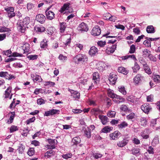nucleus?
Masks as SVG:
<instances>
[{"label": "nucleus", "mask_w": 160, "mask_h": 160, "mask_svg": "<svg viewBox=\"0 0 160 160\" xmlns=\"http://www.w3.org/2000/svg\"><path fill=\"white\" fill-rule=\"evenodd\" d=\"M2 54L3 55L7 56V57L9 58L5 59V60H17V59L15 58L16 57H21L23 56L22 54L16 52H12L10 49L3 51Z\"/></svg>", "instance_id": "1"}, {"label": "nucleus", "mask_w": 160, "mask_h": 160, "mask_svg": "<svg viewBox=\"0 0 160 160\" xmlns=\"http://www.w3.org/2000/svg\"><path fill=\"white\" fill-rule=\"evenodd\" d=\"M17 28L20 32L22 33H24L26 30V28H28V27L26 25H25L22 22V20H18L17 23Z\"/></svg>", "instance_id": "2"}, {"label": "nucleus", "mask_w": 160, "mask_h": 160, "mask_svg": "<svg viewBox=\"0 0 160 160\" xmlns=\"http://www.w3.org/2000/svg\"><path fill=\"white\" fill-rule=\"evenodd\" d=\"M49 144L47 145L46 147L48 149H53L55 148V145L57 143V141L56 139H48Z\"/></svg>", "instance_id": "3"}, {"label": "nucleus", "mask_w": 160, "mask_h": 160, "mask_svg": "<svg viewBox=\"0 0 160 160\" xmlns=\"http://www.w3.org/2000/svg\"><path fill=\"white\" fill-rule=\"evenodd\" d=\"M101 33V30L100 27L96 25L94 27L91 32V34L94 36L100 35Z\"/></svg>", "instance_id": "4"}, {"label": "nucleus", "mask_w": 160, "mask_h": 160, "mask_svg": "<svg viewBox=\"0 0 160 160\" xmlns=\"http://www.w3.org/2000/svg\"><path fill=\"white\" fill-rule=\"evenodd\" d=\"M0 77H3L8 80H11L15 79L16 77L14 75L9 74L7 72H0Z\"/></svg>", "instance_id": "5"}, {"label": "nucleus", "mask_w": 160, "mask_h": 160, "mask_svg": "<svg viewBox=\"0 0 160 160\" xmlns=\"http://www.w3.org/2000/svg\"><path fill=\"white\" fill-rule=\"evenodd\" d=\"M46 19L45 17L42 14H38L36 17V20L41 24L44 23L45 22Z\"/></svg>", "instance_id": "6"}, {"label": "nucleus", "mask_w": 160, "mask_h": 160, "mask_svg": "<svg viewBox=\"0 0 160 160\" xmlns=\"http://www.w3.org/2000/svg\"><path fill=\"white\" fill-rule=\"evenodd\" d=\"M78 29L82 32H87L88 30L87 24L84 22H81L78 26Z\"/></svg>", "instance_id": "7"}, {"label": "nucleus", "mask_w": 160, "mask_h": 160, "mask_svg": "<svg viewBox=\"0 0 160 160\" xmlns=\"http://www.w3.org/2000/svg\"><path fill=\"white\" fill-rule=\"evenodd\" d=\"M143 77L140 74H138L133 78V82L135 84H138L143 79Z\"/></svg>", "instance_id": "8"}, {"label": "nucleus", "mask_w": 160, "mask_h": 160, "mask_svg": "<svg viewBox=\"0 0 160 160\" xmlns=\"http://www.w3.org/2000/svg\"><path fill=\"white\" fill-rule=\"evenodd\" d=\"M121 136L120 132L116 131L110 134V139L112 140H116L118 138Z\"/></svg>", "instance_id": "9"}, {"label": "nucleus", "mask_w": 160, "mask_h": 160, "mask_svg": "<svg viewBox=\"0 0 160 160\" xmlns=\"http://www.w3.org/2000/svg\"><path fill=\"white\" fill-rule=\"evenodd\" d=\"M70 5V3L69 2H67L64 3L63 6L61 8L59 12H60L61 13H66V12H64L66 10H68Z\"/></svg>", "instance_id": "10"}, {"label": "nucleus", "mask_w": 160, "mask_h": 160, "mask_svg": "<svg viewBox=\"0 0 160 160\" xmlns=\"http://www.w3.org/2000/svg\"><path fill=\"white\" fill-rule=\"evenodd\" d=\"M92 79L95 84H97L99 83L100 81V76L98 72H96L93 73Z\"/></svg>", "instance_id": "11"}, {"label": "nucleus", "mask_w": 160, "mask_h": 160, "mask_svg": "<svg viewBox=\"0 0 160 160\" xmlns=\"http://www.w3.org/2000/svg\"><path fill=\"white\" fill-rule=\"evenodd\" d=\"M68 90L70 92L71 96L74 99L76 100L79 98L80 93L78 92L70 89H68Z\"/></svg>", "instance_id": "12"}, {"label": "nucleus", "mask_w": 160, "mask_h": 160, "mask_svg": "<svg viewBox=\"0 0 160 160\" xmlns=\"http://www.w3.org/2000/svg\"><path fill=\"white\" fill-rule=\"evenodd\" d=\"M91 112L92 114L96 117L98 115L102 114L103 112V111L98 108H94L91 109Z\"/></svg>", "instance_id": "13"}, {"label": "nucleus", "mask_w": 160, "mask_h": 160, "mask_svg": "<svg viewBox=\"0 0 160 160\" xmlns=\"http://www.w3.org/2000/svg\"><path fill=\"white\" fill-rule=\"evenodd\" d=\"M46 18L49 20H52L55 18V14L52 11L45 12Z\"/></svg>", "instance_id": "14"}, {"label": "nucleus", "mask_w": 160, "mask_h": 160, "mask_svg": "<svg viewBox=\"0 0 160 160\" xmlns=\"http://www.w3.org/2000/svg\"><path fill=\"white\" fill-rule=\"evenodd\" d=\"M12 88L10 86H9L5 92V98H9V99H11L12 97V94H11L10 96V94L11 92Z\"/></svg>", "instance_id": "15"}, {"label": "nucleus", "mask_w": 160, "mask_h": 160, "mask_svg": "<svg viewBox=\"0 0 160 160\" xmlns=\"http://www.w3.org/2000/svg\"><path fill=\"white\" fill-rule=\"evenodd\" d=\"M98 49L95 46L92 47L90 50H89L88 53L91 56H94L95 55L96 53H98Z\"/></svg>", "instance_id": "16"}, {"label": "nucleus", "mask_w": 160, "mask_h": 160, "mask_svg": "<svg viewBox=\"0 0 160 160\" xmlns=\"http://www.w3.org/2000/svg\"><path fill=\"white\" fill-rule=\"evenodd\" d=\"M141 109L146 113H148L151 108L148 104H145L141 106Z\"/></svg>", "instance_id": "17"}, {"label": "nucleus", "mask_w": 160, "mask_h": 160, "mask_svg": "<svg viewBox=\"0 0 160 160\" xmlns=\"http://www.w3.org/2000/svg\"><path fill=\"white\" fill-rule=\"evenodd\" d=\"M117 79V76L115 74L110 73L109 77V80L112 84H114Z\"/></svg>", "instance_id": "18"}, {"label": "nucleus", "mask_w": 160, "mask_h": 160, "mask_svg": "<svg viewBox=\"0 0 160 160\" xmlns=\"http://www.w3.org/2000/svg\"><path fill=\"white\" fill-rule=\"evenodd\" d=\"M98 118L101 120L102 123L104 125H105L108 122V118L105 116L99 115Z\"/></svg>", "instance_id": "19"}, {"label": "nucleus", "mask_w": 160, "mask_h": 160, "mask_svg": "<svg viewBox=\"0 0 160 160\" xmlns=\"http://www.w3.org/2000/svg\"><path fill=\"white\" fill-rule=\"evenodd\" d=\"M85 136L88 138H89L91 137V129L87 127L84 131Z\"/></svg>", "instance_id": "20"}, {"label": "nucleus", "mask_w": 160, "mask_h": 160, "mask_svg": "<svg viewBox=\"0 0 160 160\" xmlns=\"http://www.w3.org/2000/svg\"><path fill=\"white\" fill-rule=\"evenodd\" d=\"M23 45V46H21L24 51L23 53H25L26 52H28L29 51V49L30 48L29 44L28 43L24 42Z\"/></svg>", "instance_id": "21"}, {"label": "nucleus", "mask_w": 160, "mask_h": 160, "mask_svg": "<svg viewBox=\"0 0 160 160\" xmlns=\"http://www.w3.org/2000/svg\"><path fill=\"white\" fill-rule=\"evenodd\" d=\"M146 32L148 33H153L155 32V30L152 25H149L147 27Z\"/></svg>", "instance_id": "22"}, {"label": "nucleus", "mask_w": 160, "mask_h": 160, "mask_svg": "<svg viewBox=\"0 0 160 160\" xmlns=\"http://www.w3.org/2000/svg\"><path fill=\"white\" fill-rule=\"evenodd\" d=\"M108 96L112 98H116L118 95L115 94L114 92L113 91L109 89L108 90Z\"/></svg>", "instance_id": "23"}, {"label": "nucleus", "mask_w": 160, "mask_h": 160, "mask_svg": "<svg viewBox=\"0 0 160 160\" xmlns=\"http://www.w3.org/2000/svg\"><path fill=\"white\" fill-rule=\"evenodd\" d=\"M120 58H122V60H126L129 58L133 59V60H137L136 58L135 55L134 54L125 56Z\"/></svg>", "instance_id": "24"}, {"label": "nucleus", "mask_w": 160, "mask_h": 160, "mask_svg": "<svg viewBox=\"0 0 160 160\" xmlns=\"http://www.w3.org/2000/svg\"><path fill=\"white\" fill-rule=\"evenodd\" d=\"M54 152L53 151L51 150L47 151L44 154V157L47 158H50L52 156H54Z\"/></svg>", "instance_id": "25"}, {"label": "nucleus", "mask_w": 160, "mask_h": 160, "mask_svg": "<svg viewBox=\"0 0 160 160\" xmlns=\"http://www.w3.org/2000/svg\"><path fill=\"white\" fill-rule=\"evenodd\" d=\"M77 60H84L88 59L87 57L84 54H79L75 57Z\"/></svg>", "instance_id": "26"}, {"label": "nucleus", "mask_w": 160, "mask_h": 160, "mask_svg": "<svg viewBox=\"0 0 160 160\" xmlns=\"http://www.w3.org/2000/svg\"><path fill=\"white\" fill-rule=\"evenodd\" d=\"M118 71L119 72L123 73L124 75H127L128 73V71L126 69L122 67H119L118 68Z\"/></svg>", "instance_id": "27"}, {"label": "nucleus", "mask_w": 160, "mask_h": 160, "mask_svg": "<svg viewBox=\"0 0 160 160\" xmlns=\"http://www.w3.org/2000/svg\"><path fill=\"white\" fill-rule=\"evenodd\" d=\"M54 28L53 27H51L48 28L47 30H45L46 33H47L49 35L51 36L54 32Z\"/></svg>", "instance_id": "28"}, {"label": "nucleus", "mask_w": 160, "mask_h": 160, "mask_svg": "<svg viewBox=\"0 0 160 160\" xmlns=\"http://www.w3.org/2000/svg\"><path fill=\"white\" fill-rule=\"evenodd\" d=\"M127 143L128 142L127 140L124 139L122 141H121L118 142L117 145L119 147H122L125 146Z\"/></svg>", "instance_id": "29"}, {"label": "nucleus", "mask_w": 160, "mask_h": 160, "mask_svg": "<svg viewBox=\"0 0 160 160\" xmlns=\"http://www.w3.org/2000/svg\"><path fill=\"white\" fill-rule=\"evenodd\" d=\"M47 41L46 39H43L40 43V47L42 48H47L48 46Z\"/></svg>", "instance_id": "30"}, {"label": "nucleus", "mask_w": 160, "mask_h": 160, "mask_svg": "<svg viewBox=\"0 0 160 160\" xmlns=\"http://www.w3.org/2000/svg\"><path fill=\"white\" fill-rule=\"evenodd\" d=\"M143 66L146 73H147L148 74H150L152 73V71L150 69L147 64H143Z\"/></svg>", "instance_id": "31"}, {"label": "nucleus", "mask_w": 160, "mask_h": 160, "mask_svg": "<svg viewBox=\"0 0 160 160\" xmlns=\"http://www.w3.org/2000/svg\"><path fill=\"white\" fill-rule=\"evenodd\" d=\"M80 138L78 137L74 138L72 140V142L75 145L78 144L80 143Z\"/></svg>", "instance_id": "32"}, {"label": "nucleus", "mask_w": 160, "mask_h": 160, "mask_svg": "<svg viewBox=\"0 0 160 160\" xmlns=\"http://www.w3.org/2000/svg\"><path fill=\"white\" fill-rule=\"evenodd\" d=\"M30 22V19L29 17L27 16L24 18L23 19V20H22V22L25 25L28 26Z\"/></svg>", "instance_id": "33"}, {"label": "nucleus", "mask_w": 160, "mask_h": 160, "mask_svg": "<svg viewBox=\"0 0 160 160\" xmlns=\"http://www.w3.org/2000/svg\"><path fill=\"white\" fill-rule=\"evenodd\" d=\"M34 29L36 32H42L45 31V28L43 27H39L35 26L34 27Z\"/></svg>", "instance_id": "34"}, {"label": "nucleus", "mask_w": 160, "mask_h": 160, "mask_svg": "<svg viewBox=\"0 0 160 160\" xmlns=\"http://www.w3.org/2000/svg\"><path fill=\"white\" fill-rule=\"evenodd\" d=\"M117 48L116 44H114L109 48V50L108 49H106L107 52H109L110 53H112L115 51Z\"/></svg>", "instance_id": "35"}, {"label": "nucleus", "mask_w": 160, "mask_h": 160, "mask_svg": "<svg viewBox=\"0 0 160 160\" xmlns=\"http://www.w3.org/2000/svg\"><path fill=\"white\" fill-rule=\"evenodd\" d=\"M118 90L124 95H125L127 94V92L124 86H121L119 87L118 88Z\"/></svg>", "instance_id": "36"}, {"label": "nucleus", "mask_w": 160, "mask_h": 160, "mask_svg": "<svg viewBox=\"0 0 160 160\" xmlns=\"http://www.w3.org/2000/svg\"><path fill=\"white\" fill-rule=\"evenodd\" d=\"M11 31V30L8 28H7L5 26L0 27V32H9Z\"/></svg>", "instance_id": "37"}, {"label": "nucleus", "mask_w": 160, "mask_h": 160, "mask_svg": "<svg viewBox=\"0 0 160 160\" xmlns=\"http://www.w3.org/2000/svg\"><path fill=\"white\" fill-rule=\"evenodd\" d=\"M112 128L109 126H106L102 129V131L104 133H108L112 130Z\"/></svg>", "instance_id": "38"}, {"label": "nucleus", "mask_w": 160, "mask_h": 160, "mask_svg": "<svg viewBox=\"0 0 160 160\" xmlns=\"http://www.w3.org/2000/svg\"><path fill=\"white\" fill-rule=\"evenodd\" d=\"M10 113L12 114V115L10 116V117L9 119V120H8L7 122V123L8 124H10L12 123L14 119V118L15 115V112H10Z\"/></svg>", "instance_id": "39"}, {"label": "nucleus", "mask_w": 160, "mask_h": 160, "mask_svg": "<svg viewBox=\"0 0 160 160\" xmlns=\"http://www.w3.org/2000/svg\"><path fill=\"white\" fill-rule=\"evenodd\" d=\"M116 112L115 111H109L107 114V115L110 118H114L115 116Z\"/></svg>", "instance_id": "40"}, {"label": "nucleus", "mask_w": 160, "mask_h": 160, "mask_svg": "<svg viewBox=\"0 0 160 160\" xmlns=\"http://www.w3.org/2000/svg\"><path fill=\"white\" fill-rule=\"evenodd\" d=\"M140 68V67L138 64L137 63L135 62L134 64V66L132 67L133 72H136Z\"/></svg>", "instance_id": "41"}, {"label": "nucleus", "mask_w": 160, "mask_h": 160, "mask_svg": "<svg viewBox=\"0 0 160 160\" xmlns=\"http://www.w3.org/2000/svg\"><path fill=\"white\" fill-rule=\"evenodd\" d=\"M120 109L121 110L125 112H129L130 111V109H129L126 105H121L120 107Z\"/></svg>", "instance_id": "42"}, {"label": "nucleus", "mask_w": 160, "mask_h": 160, "mask_svg": "<svg viewBox=\"0 0 160 160\" xmlns=\"http://www.w3.org/2000/svg\"><path fill=\"white\" fill-rule=\"evenodd\" d=\"M25 147L22 144H20V145L18 147V150L19 153L22 154L24 151Z\"/></svg>", "instance_id": "43"}, {"label": "nucleus", "mask_w": 160, "mask_h": 160, "mask_svg": "<svg viewBox=\"0 0 160 160\" xmlns=\"http://www.w3.org/2000/svg\"><path fill=\"white\" fill-rule=\"evenodd\" d=\"M140 122L141 123L142 125L145 126L147 125V121L146 118L142 117L140 119Z\"/></svg>", "instance_id": "44"}, {"label": "nucleus", "mask_w": 160, "mask_h": 160, "mask_svg": "<svg viewBox=\"0 0 160 160\" xmlns=\"http://www.w3.org/2000/svg\"><path fill=\"white\" fill-rule=\"evenodd\" d=\"M34 77L33 79L34 81L35 80L36 81H38V82H41L42 81V79L40 76L36 75Z\"/></svg>", "instance_id": "45"}, {"label": "nucleus", "mask_w": 160, "mask_h": 160, "mask_svg": "<svg viewBox=\"0 0 160 160\" xmlns=\"http://www.w3.org/2000/svg\"><path fill=\"white\" fill-rule=\"evenodd\" d=\"M128 126V123L125 121H123L118 125V127L119 128L122 129Z\"/></svg>", "instance_id": "46"}, {"label": "nucleus", "mask_w": 160, "mask_h": 160, "mask_svg": "<svg viewBox=\"0 0 160 160\" xmlns=\"http://www.w3.org/2000/svg\"><path fill=\"white\" fill-rule=\"evenodd\" d=\"M18 128L16 126L12 125L10 128V133L13 132H14L18 131Z\"/></svg>", "instance_id": "47"}, {"label": "nucleus", "mask_w": 160, "mask_h": 160, "mask_svg": "<svg viewBox=\"0 0 160 160\" xmlns=\"http://www.w3.org/2000/svg\"><path fill=\"white\" fill-rule=\"evenodd\" d=\"M34 149L33 148H30L28 152V154L30 156H32L34 153Z\"/></svg>", "instance_id": "48"}, {"label": "nucleus", "mask_w": 160, "mask_h": 160, "mask_svg": "<svg viewBox=\"0 0 160 160\" xmlns=\"http://www.w3.org/2000/svg\"><path fill=\"white\" fill-rule=\"evenodd\" d=\"M38 55H30L27 56V58L30 60H34L36 59L38 57Z\"/></svg>", "instance_id": "49"}, {"label": "nucleus", "mask_w": 160, "mask_h": 160, "mask_svg": "<svg viewBox=\"0 0 160 160\" xmlns=\"http://www.w3.org/2000/svg\"><path fill=\"white\" fill-rule=\"evenodd\" d=\"M66 23L64 22L60 23V30L63 32H64L66 28Z\"/></svg>", "instance_id": "50"}, {"label": "nucleus", "mask_w": 160, "mask_h": 160, "mask_svg": "<svg viewBox=\"0 0 160 160\" xmlns=\"http://www.w3.org/2000/svg\"><path fill=\"white\" fill-rule=\"evenodd\" d=\"M72 156V154L71 153H67L62 155V157L64 159H67L71 158Z\"/></svg>", "instance_id": "51"}, {"label": "nucleus", "mask_w": 160, "mask_h": 160, "mask_svg": "<svg viewBox=\"0 0 160 160\" xmlns=\"http://www.w3.org/2000/svg\"><path fill=\"white\" fill-rule=\"evenodd\" d=\"M135 46L133 44L131 45L130 48V49L129 51V53H133L135 51Z\"/></svg>", "instance_id": "52"}, {"label": "nucleus", "mask_w": 160, "mask_h": 160, "mask_svg": "<svg viewBox=\"0 0 160 160\" xmlns=\"http://www.w3.org/2000/svg\"><path fill=\"white\" fill-rule=\"evenodd\" d=\"M5 10L8 12H13L14 11V8L12 7H8L7 8H5Z\"/></svg>", "instance_id": "53"}, {"label": "nucleus", "mask_w": 160, "mask_h": 160, "mask_svg": "<svg viewBox=\"0 0 160 160\" xmlns=\"http://www.w3.org/2000/svg\"><path fill=\"white\" fill-rule=\"evenodd\" d=\"M117 99H119L120 100H118L117 101V102L118 103H119L120 102H124L125 100L124 98H122V97L118 95L117 96V97L116 98Z\"/></svg>", "instance_id": "54"}, {"label": "nucleus", "mask_w": 160, "mask_h": 160, "mask_svg": "<svg viewBox=\"0 0 160 160\" xmlns=\"http://www.w3.org/2000/svg\"><path fill=\"white\" fill-rule=\"evenodd\" d=\"M153 80L154 82L156 83L160 82V76L156 75L153 78Z\"/></svg>", "instance_id": "55"}, {"label": "nucleus", "mask_w": 160, "mask_h": 160, "mask_svg": "<svg viewBox=\"0 0 160 160\" xmlns=\"http://www.w3.org/2000/svg\"><path fill=\"white\" fill-rule=\"evenodd\" d=\"M106 44V42L105 41H99L97 42L98 45L101 47H103Z\"/></svg>", "instance_id": "56"}, {"label": "nucleus", "mask_w": 160, "mask_h": 160, "mask_svg": "<svg viewBox=\"0 0 160 160\" xmlns=\"http://www.w3.org/2000/svg\"><path fill=\"white\" fill-rule=\"evenodd\" d=\"M132 153L133 154L135 155H139L140 154V149H134L132 150Z\"/></svg>", "instance_id": "57"}, {"label": "nucleus", "mask_w": 160, "mask_h": 160, "mask_svg": "<svg viewBox=\"0 0 160 160\" xmlns=\"http://www.w3.org/2000/svg\"><path fill=\"white\" fill-rule=\"evenodd\" d=\"M147 151L150 154H153L154 149L152 146H149Z\"/></svg>", "instance_id": "58"}, {"label": "nucleus", "mask_w": 160, "mask_h": 160, "mask_svg": "<svg viewBox=\"0 0 160 160\" xmlns=\"http://www.w3.org/2000/svg\"><path fill=\"white\" fill-rule=\"evenodd\" d=\"M135 115L134 113H131L127 116L126 118L128 120H132L135 118Z\"/></svg>", "instance_id": "59"}, {"label": "nucleus", "mask_w": 160, "mask_h": 160, "mask_svg": "<svg viewBox=\"0 0 160 160\" xmlns=\"http://www.w3.org/2000/svg\"><path fill=\"white\" fill-rule=\"evenodd\" d=\"M132 142L133 143L136 145H138L140 143V140L136 138H134L132 139Z\"/></svg>", "instance_id": "60"}, {"label": "nucleus", "mask_w": 160, "mask_h": 160, "mask_svg": "<svg viewBox=\"0 0 160 160\" xmlns=\"http://www.w3.org/2000/svg\"><path fill=\"white\" fill-rule=\"evenodd\" d=\"M45 102L46 101L42 98L38 99L37 100V103L39 105L45 103Z\"/></svg>", "instance_id": "61"}, {"label": "nucleus", "mask_w": 160, "mask_h": 160, "mask_svg": "<svg viewBox=\"0 0 160 160\" xmlns=\"http://www.w3.org/2000/svg\"><path fill=\"white\" fill-rule=\"evenodd\" d=\"M34 7V5L31 3H28L27 4V8L28 10L31 9Z\"/></svg>", "instance_id": "62"}, {"label": "nucleus", "mask_w": 160, "mask_h": 160, "mask_svg": "<svg viewBox=\"0 0 160 160\" xmlns=\"http://www.w3.org/2000/svg\"><path fill=\"white\" fill-rule=\"evenodd\" d=\"M7 15L8 17L9 18H11L13 17H14L16 15V14L15 12H8Z\"/></svg>", "instance_id": "63"}, {"label": "nucleus", "mask_w": 160, "mask_h": 160, "mask_svg": "<svg viewBox=\"0 0 160 160\" xmlns=\"http://www.w3.org/2000/svg\"><path fill=\"white\" fill-rule=\"evenodd\" d=\"M71 36H70V38L68 39L66 41V42L64 43V45L65 46H70V44L71 42Z\"/></svg>", "instance_id": "64"}]
</instances>
